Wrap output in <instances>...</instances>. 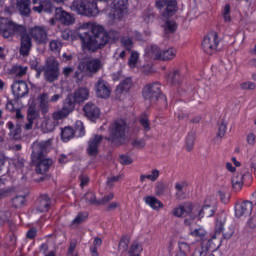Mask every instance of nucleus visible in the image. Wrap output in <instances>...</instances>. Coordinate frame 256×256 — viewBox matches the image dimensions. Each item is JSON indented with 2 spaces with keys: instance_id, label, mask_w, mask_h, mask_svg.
Returning <instances> with one entry per match:
<instances>
[{
  "instance_id": "obj_1",
  "label": "nucleus",
  "mask_w": 256,
  "mask_h": 256,
  "mask_svg": "<svg viewBox=\"0 0 256 256\" xmlns=\"http://www.w3.org/2000/svg\"><path fill=\"white\" fill-rule=\"evenodd\" d=\"M78 37L82 43V49L95 53L99 49H103L108 43H115L121 39V33L116 30L107 32L101 25H92L90 30L80 28Z\"/></svg>"
},
{
  "instance_id": "obj_2",
  "label": "nucleus",
  "mask_w": 256,
  "mask_h": 256,
  "mask_svg": "<svg viewBox=\"0 0 256 256\" xmlns=\"http://www.w3.org/2000/svg\"><path fill=\"white\" fill-rule=\"evenodd\" d=\"M0 35H2L4 39H11V37L18 35L21 38L20 54H22L23 57L29 55V51H31V47H33V42L25 26L2 18L0 20Z\"/></svg>"
},
{
  "instance_id": "obj_3",
  "label": "nucleus",
  "mask_w": 256,
  "mask_h": 256,
  "mask_svg": "<svg viewBox=\"0 0 256 256\" xmlns=\"http://www.w3.org/2000/svg\"><path fill=\"white\" fill-rule=\"evenodd\" d=\"M51 145V139L41 142L36 141L32 144V159L33 161H38L36 173L40 175L47 173L49 171V167L53 165V161L51 159L45 158V154L49 151Z\"/></svg>"
},
{
  "instance_id": "obj_4",
  "label": "nucleus",
  "mask_w": 256,
  "mask_h": 256,
  "mask_svg": "<svg viewBox=\"0 0 256 256\" xmlns=\"http://www.w3.org/2000/svg\"><path fill=\"white\" fill-rule=\"evenodd\" d=\"M227 222V215L220 214L219 217L216 220V226H215V234L212 236L211 239L208 240V246L207 249H219V240H217V237L223 233L224 239H231L233 237V229L229 228V231H223V227H225V223Z\"/></svg>"
},
{
  "instance_id": "obj_5",
  "label": "nucleus",
  "mask_w": 256,
  "mask_h": 256,
  "mask_svg": "<svg viewBox=\"0 0 256 256\" xmlns=\"http://www.w3.org/2000/svg\"><path fill=\"white\" fill-rule=\"evenodd\" d=\"M71 10L86 17H97L99 15V8L95 0H75L71 5Z\"/></svg>"
},
{
  "instance_id": "obj_6",
  "label": "nucleus",
  "mask_w": 256,
  "mask_h": 256,
  "mask_svg": "<svg viewBox=\"0 0 256 256\" xmlns=\"http://www.w3.org/2000/svg\"><path fill=\"white\" fill-rule=\"evenodd\" d=\"M127 129L125 120H116L110 128V136L107 138L108 141H111L114 145H122L123 141H125Z\"/></svg>"
},
{
  "instance_id": "obj_7",
  "label": "nucleus",
  "mask_w": 256,
  "mask_h": 256,
  "mask_svg": "<svg viewBox=\"0 0 256 256\" xmlns=\"http://www.w3.org/2000/svg\"><path fill=\"white\" fill-rule=\"evenodd\" d=\"M44 79L48 83H55L59 81V75H61V69L59 68V61L55 57L51 56L46 59L43 66Z\"/></svg>"
},
{
  "instance_id": "obj_8",
  "label": "nucleus",
  "mask_w": 256,
  "mask_h": 256,
  "mask_svg": "<svg viewBox=\"0 0 256 256\" xmlns=\"http://www.w3.org/2000/svg\"><path fill=\"white\" fill-rule=\"evenodd\" d=\"M142 95L146 101H150V103H156L159 99L167 100L165 96L161 93V83L153 82L150 84H146L143 88Z\"/></svg>"
},
{
  "instance_id": "obj_9",
  "label": "nucleus",
  "mask_w": 256,
  "mask_h": 256,
  "mask_svg": "<svg viewBox=\"0 0 256 256\" xmlns=\"http://www.w3.org/2000/svg\"><path fill=\"white\" fill-rule=\"evenodd\" d=\"M155 7L160 10L165 21L177 13V0H156Z\"/></svg>"
},
{
  "instance_id": "obj_10",
  "label": "nucleus",
  "mask_w": 256,
  "mask_h": 256,
  "mask_svg": "<svg viewBox=\"0 0 256 256\" xmlns=\"http://www.w3.org/2000/svg\"><path fill=\"white\" fill-rule=\"evenodd\" d=\"M219 47V34L217 32L208 33L202 42V49L206 55H213L217 53Z\"/></svg>"
},
{
  "instance_id": "obj_11",
  "label": "nucleus",
  "mask_w": 256,
  "mask_h": 256,
  "mask_svg": "<svg viewBox=\"0 0 256 256\" xmlns=\"http://www.w3.org/2000/svg\"><path fill=\"white\" fill-rule=\"evenodd\" d=\"M29 35L36 45H47L49 43V33L45 26H34L30 28Z\"/></svg>"
},
{
  "instance_id": "obj_12",
  "label": "nucleus",
  "mask_w": 256,
  "mask_h": 256,
  "mask_svg": "<svg viewBox=\"0 0 256 256\" xmlns=\"http://www.w3.org/2000/svg\"><path fill=\"white\" fill-rule=\"evenodd\" d=\"M114 7L112 9V14H109L111 19L114 21H119L127 15V9L129 7V2L127 0H114Z\"/></svg>"
},
{
  "instance_id": "obj_13",
  "label": "nucleus",
  "mask_w": 256,
  "mask_h": 256,
  "mask_svg": "<svg viewBox=\"0 0 256 256\" xmlns=\"http://www.w3.org/2000/svg\"><path fill=\"white\" fill-rule=\"evenodd\" d=\"M103 135L93 134L88 141L87 153L90 157H97L99 155V147L103 143Z\"/></svg>"
},
{
  "instance_id": "obj_14",
  "label": "nucleus",
  "mask_w": 256,
  "mask_h": 256,
  "mask_svg": "<svg viewBox=\"0 0 256 256\" xmlns=\"http://www.w3.org/2000/svg\"><path fill=\"white\" fill-rule=\"evenodd\" d=\"M245 177H251V174L247 172V169L244 170H238L236 173L233 174L232 176V189L235 191V193H239L241 189H243Z\"/></svg>"
},
{
  "instance_id": "obj_15",
  "label": "nucleus",
  "mask_w": 256,
  "mask_h": 256,
  "mask_svg": "<svg viewBox=\"0 0 256 256\" xmlns=\"http://www.w3.org/2000/svg\"><path fill=\"white\" fill-rule=\"evenodd\" d=\"M89 88L80 87L73 94L69 96V100L75 106V103H85L89 99Z\"/></svg>"
},
{
  "instance_id": "obj_16",
  "label": "nucleus",
  "mask_w": 256,
  "mask_h": 256,
  "mask_svg": "<svg viewBox=\"0 0 256 256\" xmlns=\"http://www.w3.org/2000/svg\"><path fill=\"white\" fill-rule=\"evenodd\" d=\"M96 95L100 97V99H108L111 96V87H109V83L103 79H98L95 84Z\"/></svg>"
},
{
  "instance_id": "obj_17",
  "label": "nucleus",
  "mask_w": 256,
  "mask_h": 256,
  "mask_svg": "<svg viewBox=\"0 0 256 256\" xmlns=\"http://www.w3.org/2000/svg\"><path fill=\"white\" fill-rule=\"evenodd\" d=\"M83 69L86 71L87 75H95V73H99V71L103 69V62L99 58L88 60L84 64Z\"/></svg>"
},
{
  "instance_id": "obj_18",
  "label": "nucleus",
  "mask_w": 256,
  "mask_h": 256,
  "mask_svg": "<svg viewBox=\"0 0 256 256\" xmlns=\"http://www.w3.org/2000/svg\"><path fill=\"white\" fill-rule=\"evenodd\" d=\"M15 119H16V127H24V129H26V131H29L31 129H33V117L28 116L27 119L25 120V116L23 115V113H21L20 109L16 110V115H15Z\"/></svg>"
},
{
  "instance_id": "obj_19",
  "label": "nucleus",
  "mask_w": 256,
  "mask_h": 256,
  "mask_svg": "<svg viewBox=\"0 0 256 256\" xmlns=\"http://www.w3.org/2000/svg\"><path fill=\"white\" fill-rule=\"evenodd\" d=\"M73 109H75V105L73 104L72 101H68L62 107V109H60L52 114V118L54 121L59 123V121H61V119H65V117H67L69 115V113H72Z\"/></svg>"
},
{
  "instance_id": "obj_20",
  "label": "nucleus",
  "mask_w": 256,
  "mask_h": 256,
  "mask_svg": "<svg viewBox=\"0 0 256 256\" xmlns=\"http://www.w3.org/2000/svg\"><path fill=\"white\" fill-rule=\"evenodd\" d=\"M217 202L215 199H207L204 202V206L198 213V217H213L215 215Z\"/></svg>"
},
{
  "instance_id": "obj_21",
  "label": "nucleus",
  "mask_w": 256,
  "mask_h": 256,
  "mask_svg": "<svg viewBox=\"0 0 256 256\" xmlns=\"http://www.w3.org/2000/svg\"><path fill=\"white\" fill-rule=\"evenodd\" d=\"M252 211H253V203H251L250 201H244L235 206V215L238 218L249 217Z\"/></svg>"
},
{
  "instance_id": "obj_22",
  "label": "nucleus",
  "mask_w": 256,
  "mask_h": 256,
  "mask_svg": "<svg viewBox=\"0 0 256 256\" xmlns=\"http://www.w3.org/2000/svg\"><path fill=\"white\" fill-rule=\"evenodd\" d=\"M84 115L87 117V119H90V121H95L96 119H99V115H101V110H99V107L95 105L92 102H88L83 107Z\"/></svg>"
},
{
  "instance_id": "obj_23",
  "label": "nucleus",
  "mask_w": 256,
  "mask_h": 256,
  "mask_svg": "<svg viewBox=\"0 0 256 256\" xmlns=\"http://www.w3.org/2000/svg\"><path fill=\"white\" fill-rule=\"evenodd\" d=\"M55 17L62 25H73L75 23V17L71 13L63 10V8H56Z\"/></svg>"
},
{
  "instance_id": "obj_24",
  "label": "nucleus",
  "mask_w": 256,
  "mask_h": 256,
  "mask_svg": "<svg viewBox=\"0 0 256 256\" xmlns=\"http://www.w3.org/2000/svg\"><path fill=\"white\" fill-rule=\"evenodd\" d=\"M12 92L18 99H21V97H25L27 93H29V86L27 85V82L20 80L16 81L12 84Z\"/></svg>"
},
{
  "instance_id": "obj_25",
  "label": "nucleus",
  "mask_w": 256,
  "mask_h": 256,
  "mask_svg": "<svg viewBox=\"0 0 256 256\" xmlns=\"http://www.w3.org/2000/svg\"><path fill=\"white\" fill-rule=\"evenodd\" d=\"M50 208H51V198H49V195L47 194L41 195L38 198V204L36 208L37 213H47V211H49Z\"/></svg>"
},
{
  "instance_id": "obj_26",
  "label": "nucleus",
  "mask_w": 256,
  "mask_h": 256,
  "mask_svg": "<svg viewBox=\"0 0 256 256\" xmlns=\"http://www.w3.org/2000/svg\"><path fill=\"white\" fill-rule=\"evenodd\" d=\"M59 122L54 120L53 117H45L41 123V129L44 133H53Z\"/></svg>"
},
{
  "instance_id": "obj_27",
  "label": "nucleus",
  "mask_w": 256,
  "mask_h": 256,
  "mask_svg": "<svg viewBox=\"0 0 256 256\" xmlns=\"http://www.w3.org/2000/svg\"><path fill=\"white\" fill-rule=\"evenodd\" d=\"M193 212V206L191 204L180 205L173 210L174 217H187Z\"/></svg>"
},
{
  "instance_id": "obj_28",
  "label": "nucleus",
  "mask_w": 256,
  "mask_h": 256,
  "mask_svg": "<svg viewBox=\"0 0 256 256\" xmlns=\"http://www.w3.org/2000/svg\"><path fill=\"white\" fill-rule=\"evenodd\" d=\"M144 201L146 205H149V207H151V209L154 211H159V209H163L164 207L163 202H161L155 196H146L144 197Z\"/></svg>"
},
{
  "instance_id": "obj_29",
  "label": "nucleus",
  "mask_w": 256,
  "mask_h": 256,
  "mask_svg": "<svg viewBox=\"0 0 256 256\" xmlns=\"http://www.w3.org/2000/svg\"><path fill=\"white\" fill-rule=\"evenodd\" d=\"M8 223L10 231H15V224L11 223V212L7 210H0V227Z\"/></svg>"
},
{
  "instance_id": "obj_30",
  "label": "nucleus",
  "mask_w": 256,
  "mask_h": 256,
  "mask_svg": "<svg viewBox=\"0 0 256 256\" xmlns=\"http://www.w3.org/2000/svg\"><path fill=\"white\" fill-rule=\"evenodd\" d=\"M16 7L21 15H29L31 13V1L17 0Z\"/></svg>"
},
{
  "instance_id": "obj_31",
  "label": "nucleus",
  "mask_w": 256,
  "mask_h": 256,
  "mask_svg": "<svg viewBox=\"0 0 256 256\" xmlns=\"http://www.w3.org/2000/svg\"><path fill=\"white\" fill-rule=\"evenodd\" d=\"M27 71H29V68L27 66L15 64L14 66H12L10 73L11 75H14V77H25V75H27Z\"/></svg>"
},
{
  "instance_id": "obj_32",
  "label": "nucleus",
  "mask_w": 256,
  "mask_h": 256,
  "mask_svg": "<svg viewBox=\"0 0 256 256\" xmlns=\"http://www.w3.org/2000/svg\"><path fill=\"white\" fill-rule=\"evenodd\" d=\"M39 102H40V110L42 113H49V103H51V100L49 99L48 93H42L39 96Z\"/></svg>"
},
{
  "instance_id": "obj_33",
  "label": "nucleus",
  "mask_w": 256,
  "mask_h": 256,
  "mask_svg": "<svg viewBox=\"0 0 256 256\" xmlns=\"http://www.w3.org/2000/svg\"><path fill=\"white\" fill-rule=\"evenodd\" d=\"M6 127L9 129V135L12 139H19L21 137V128L19 126H15L13 122L9 121Z\"/></svg>"
},
{
  "instance_id": "obj_34",
  "label": "nucleus",
  "mask_w": 256,
  "mask_h": 256,
  "mask_svg": "<svg viewBox=\"0 0 256 256\" xmlns=\"http://www.w3.org/2000/svg\"><path fill=\"white\" fill-rule=\"evenodd\" d=\"M131 87H133V81L131 78L124 79L117 87L118 93H129Z\"/></svg>"
},
{
  "instance_id": "obj_35",
  "label": "nucleus",
  "mask_w": 256,
  "mask_h": 256,
  "mask_svg": "<svg viewBox=\"0 0 256 256\" xmlns=\"http://www.w3.org/2000/svg\"><path fill=\"white\" fill-rule=\"evenodd\" d=\"M160 174H161V173L159 172V170L153 169V170L151 171V174H147V175L142 174V175L140 176V183H145V181H147V179H148V181L155 182V181H157V179H159V175H160Z\"/></svg>"
},
{
  "instance_id": "obj_36",
  "label": "nucleus",
  "mask_w": 256,
  "mask_h": 256,
  "mask_svg": "<svg viewBox=\"0 0 256 256\" xmlns=\"http://www.w3.org/2000/svg\"><path fill=\"white\" fill-rule=\"evenodd\" d=\"M147 54L151 57V59H159L161 61V57L163 55V50H161L157 45H152Z\"/></svg>"
},
{
  "instance_id": "obj_37",
  "label": "nucleus",
  "mask_w": 256,
  "mask_h": 256,
  "mask_svg": "<svg viewBox=\"0 0 256 256\" xmlns=\"http://www.w3.org/2000/svg\"><path fill=\"white\" fill-rule=\"evenodd\" d=\"M177 56V50L175 48H169L167 50H162V57L160 61H171Z\"/></svg>"
},
{
  "instance_id": "obj_38",
  "label": "nucleus",
  "mask_w": 256,
  "mask_h": 256,
  "mask_svg": "<svg viewBox=\"0 0 256 256\" xmlns=\"http://www.w3.org/2000/svg\"><path fill=\"white\" fill-rule=\"evenodd\" d=\"M121 45L125 47L128 51L133 49V32H129L128 36H123L121 38Z\"/></svg>"
},
{
  "instance_id": "obj_39",
  "label": "nucleus",
  "mask_w": 256,
  "mask_h": 256,
  "mask_svg": "<svg viewBox=\"0 0 256 256\" xmlns=\"http://www.w3.org/2000/svg\"><path fill=\"white\" fill-rule=\"evenodd\" d=\"M190 235L198 239V241H205L207 237V231L203 228H196L190 232Z\"/></svg>"
},
{
  "instance_id": "obj_40",
  "label": "nucleus",
  "mask_w": 256,
  "mask_h": 256,
  "mask_svg": "<svg viewBox=\"0 0 256 256\" xmlns=\"http://www.w3.org/2000/svg\"><path fill=\"white\" fill-rule=\"evenodd\" d=\"M196 133L195 131H190L186 137V149L187 151H193V147L195 145V139H196Z\"/></svg>"
},
{
  "instance_id": "obj_41",
  "label": "nucleus",
  "mask_w": 256,
  "mask_h": 256,
  "mask_svg": "<svg viewBox=\"0 0 256 256\" xmlns=\"http://www.w3.org/2000/svg\"><path fill=\"white\" fill-rule=\"evenodd\" d=\"M53 3L51 0H40V13H52Z\"/></svg>"
},
{
  "instance_id": "obj_42",
  "label": "nucleus",
  "mask_w": 256,
  "mask_h": 256,
  "mask_svg": "<svg viewBox=\"0 0 256 256\" xmlns=\"http://www.w3.org/2000/svg\"><path fill=\"white\" fill-rule=\"evenodd\" d=\"M75 135V131L71 127H65L61 131V138L63 141H69V139H73Z\"/></svg>"
},
{
  "instance_id": "obj_43",
  "label": "nucleus",
  "mask_w": 256,
  "mask_h": 256,
  "mask_svg": "<svg viewBox=\"0 0 256 256\" xmlns=\"http://www.w3.org/2000/svg\"><path fill=\"white\" fill-rule=\"evenodd\" d=\"M87 217H89L87 213H79L72 221L71 227H79L81 223H85V221H87Z\"/></svg>"
},
{
  "instance_id": "obj_44",
  "label": "nucleus",
  "mask_w": 256,
  "mask_h": 256,
  "mask_svg": "<svg viewBox=\"0 0 256 256\" xmlns=\"http://www.w3.org/2000/svg\"><path fill=\"white\" fill-rule=\"evenodd\" d=\"M143 246L139 242H133L129 248L128 255H141Z\"/></svg>"
},
{
  "instance_id": "obj_45",
  "label": "nucleus",
  "mask_w": 256,
  "mask_h": 256,
  "mask_svg": "<svg viewBox=\"0 0 256 256\" xmlns=\"http://www.w3.org/2000/svg\"><path fill=\"white\" fill-rule=\"evenodd\" d=\"M179 81H181V74H179V71L175 70L168 74V83H170V85H177Z\"/></svg>"
},
{
  "instance_id": "obj_46",
  "label": "nucleus",
  "mask_w": 256,
  "mask_h": 256,
  "mask_svg": "<svg viewBox=\"0 0 256 256\" xmlns=\"http://www.w3.org/2000/svg\"><path fill=\"white\" fill-rule=\"evenodd\" d=\"M82 200L88 203L89 205H99V201H97V197L93 192H87L82 198Z\"/></svg>"
},
{
  "instance_id": "obj_47",
  "label": "nucleus",
  "mask_w": 256,
  "mask_h": 256,
  "mask_svg": "<svg viewBox=\"0 0 256 256\" xmlns=\"http://www.w3.org/2000/svg\"><path fill=\"white\" fill-rule=\"evenodd\" d=\"M130 239L127 236L122 237L119 246H118V251L120 253H127V250L129 249V243H130Z\"/></svg>"
},
{
  "instance_id": "obj_48",
  "label": "nucleus",
  "mask_w": 256,
  "mask_h": 256,
  "mask_svg": "<svg viewBox=\"0 0 256 256\" xmlns=\"http://www.w3.org/2000/svg\"><path fill=\"white\" fill-rule=\"evenodd\" d=\"M139 123L143 127L144 131H151V124L149 123V116H147V114L140 116Z\"/></svg>"
},
{
  "instance_id": "obj_49",
  "label": "nucleus",
  "mask_w": 256,
  "mask_h": 256,
  "mask_svg": "<svg viewBox=\"0 0 256 256\" xmlns=\"http://www.w3.org/2000/svg\"><path fill=\"white\" fill-rule=\"evenodd\" d=\"M50 50L54 53H59L63 48V42L61 40H51L49 43Z\"/></svg>"
},
{
  "instance_id": "obj_50",
  "label": "nucleus",
  "mask_w": 256,
  "mask_h": 256,
  "mask_svg": "<svg viewBox=\"0 0 256 256\" xmlns=\"http://www.w3.org/2000/svg\"><path fill=\"white\" fill-rule=\"evenodd\" d=\"M208 252H209V250L207 249V247L204 246L203 244H200V245L196 246V248L191 256H207Z\"/></svg>"
},
{
  "instance_id": "obj_51",
  "label": "nucleus",
  "mask_w": 256,
  "mask_h": 256,
  "mask_svg": "<svg viewBox=\"0 0 256 256\" xmlns=\"http://www.w3.org/2000/svg\"><path fill=\"white\" fill-rule=\"evenodd\" d=\"M74 135H77V137H83L85 135V126L83 125V122L76 121Z\"/></svg>"
},
{
  "instance_id": "obj_52",
  "label": "nucleus",
  "mask_w": 256,
  "mask_h": 256,
  "mask_svg": "<svg viewBox=\"0 0 256 256\" xmlns=\"http://www.w3.org/2000/svg\"><path fill=\"white\" fill-rule=\"evenodd\" d=\"M176 30H177V23H175V21L173 20L166 21L164 26L165 33H175Z\"/></svg>"
},
{
  "instance_id": "obj_53",
  "label": "nucleus",
  "mask_w": 256,
  "mask_h": 256,
  "mask_svg": "<svg viewBox=\"0 0 256 256\" xmlns=\"http://www.w3.org/2000/svg\"><path fill=\"white\" fill-rule=\"evenodd\" d=\"M12 205L15 209H21L25 205V196H16L12 199Z\"/></svg>"
},
{
  "instance_id": "obj_54",
  "label": "nucleus",
  "mask_w": 256,
  "mask_h": 256,
  "mask_svg": "<svg viewBox=\"0 0 256 256\" xmlns=\"http://www.w3.org/2000/svg\"><path fill=\"white\" fill-rule=\"evenodd\" d=\"M222 17L225 23H231V6L229 4L225 5L222 11Z\"/></svg>"
},
{
  "instance_id": "obj_55",
  "label": "nucleus",
  "mask_w": 256,
  "mask_h": 256,
  "mask_svg": "<svg viewBox=\"0 0 256 256\" xmlns=\"http://www.w3.org/2000/svg\"><path fill=\"white\" fill-rule=\"evenodd\" d=\"M142 18L146 23H153L155 21V13H153L151 10L144 11Z\"/></svg>"
},
{
  "instance_id": "obj_56",
  "label": "nucleus",
  "mask_w": 256,
  "mask_h": 256,
  "mask_svg": "<svg viewBox=\"0 0 256 256\" xmlns=\"http://www.w3.org/2000/svg\"><path fill=\"white\" fill-rule=\"evenodd\" d=\"M139 61V53L132 51L131 56L129 59V66L134 69V67H137V62Z\"/></svg>"
},
{
  "instance_id": "obj_57",
  "label": "nucleus",
  "mask_w": 256,
  "mask_h": 256,
  "mask_svg": "<svg viewBox=\"0 0 256 256\" xmlns=\"http://www.w3.org/2000/svg\"><path fill=\"white\" fill-rule=\"evenodd\" d=\"M178 247L180 249L179 253H184L185 255H187V253L191 252V246L187 242H178Z\"/></svg>"
},
{
  "instance_id": "obj_58",
  "label": "nucleus",
  "mask_w": 256,
  "mask_h": 256,
  "mask_svg": "<svg viewBox=\"0 0 256 256\" xmlns=\"http://www.w3.org/2000/svg\"><path fill=\"white\" fill-rule=\"evenodd\" d=\"M240 88L244 91H255L256 85L254 82L247 81L240 84Z\"/></svg>"
},
{
  "instance_id": "obj_59",
  "label": "nucleus",
  "mask_w": 256,
  "mask_h": 256,
  "mask_svg": "<svg viewBox=\"0 0 256 256\" xmlns=\"http://www.w3.org/2000/svg\"><path fill=\"white\" fill-rule=\"evenodd\" d=\"M124 177L125 175L119 174L118 176H112L108 178L107 180L108 187H113L114 183H118V181H121V179H123Z\"/></svg>"
},
{
  "instance_id": "obj_60",
  "label": "nucleus",
  "mask_w": 256,
  "mask_h": 256,
  "mask_svg": "<svg viewBox=\"0 0 256 256\" xmlns=\"http://www.w3.org/2000/svg\"><path fill=\"white\" fill-rule=\"evenodd\" d=\"M187 187V183L185 182H178L175 184V189L177 191L176 197H179L183 191H185V188Z\"/></svg>"
},
{
  "instance_id": "obj_61",
  "label": "nucleus",
  "mask_w": 256,
  "mask_h": 256,
  "mask_svg": "<svg viewBox=\"0 0 256 256\" xmlns=\"http://www.w3.org/2000/svg\"><path fill=\"white\" fill-rule=\"evenodd\" d=\"M165 189H167V186H165L163 182H158L155 188L156 195H163V193H165Z\"/></svg>"
},
{
  "instance_id": "obj_62",
  "label": "nucleus",
  "mask_w": 256,
  "mask_h": 256,
  "mask_svg": "<svg viewBox=\"0 0 256 256\" xmlns=\"http://www.w3.org/2000/svg\"><path fill=\"white\" fill-rule=\"evenodd\" d=\"M115 195L113 193L108 194L107 196H104L101 200L98 201V205H107L109 201H113V198Z\"/></svg>"
},
{
  "instance_id": "obj_63",
  "label": "nucleus",
  "mask_w": 256,
  "mask_h": 256,
  "mask_svg": "<svg viewBox=\"0 0 256 256\" xmlns=\"http://www.w3.org/2000/svg\"><path fill=\"white\" fill-rule=\"evenodd\" d=\"M32 11L41 13V0H32Z\"/></svg>"
},
{
  "instance_id": "obj_64",
  "label": "nucleus",
  "mask_w": 256,
  "mask_h": 256,
  "mask_svg": "<svg viewBox=\"0 0 256 256\" xmlns=\"http://www.w3.org/2000/svg\"><path fill=\"white\" fill-rule=\"evenodd\" d=\"M120 163L121 165H131V163H133V159L127 155H121Z\"/></svg>"
}]
</instances>
